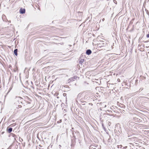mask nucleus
I'll use <instances>...</instances> for the list:
<instances>
[{
	"instance_id": "nucleus-32",
	"label": "nucleus",
	"mask_w": 149,
	"mask_h": 149,
	"mask_svg": "<svg viewBox=\"0 0 149 149\" xmlns=\"http://www.w3.org/2000/svg\"><path fill=\"white\" fill-rule=\"evenodd\" d=\"M104 19H102L103 21Z\"/></svg>"
},
{
	"instance_id": "nucleus-18",
	"label": "nucleus",
	"mask_w": 149,
	"mask_h": 149,
	"mask_svg": "<svg viewBox=\"0 0 149 149\" xmlns=\"http://www.w3.org/2000/svg\"><path fill=\"white\" fill-rule=\"evenodd\" d=\"M107 111L109 112L110 113V112H112V111L110 110H107Z\"/></svg>"
},
{
	"instance_id": "nucleus-3",
	"label": "nucleus",
	"mask_w": 149,
	"mask_h": 149,
	"mask_svg": "<svg viewBox=\"0 0 149 149\" xmlns=\"http://www.w3.org/2000/svg\"><path fill=\"white\" fill-rule=\"evenodd\" d=\"M19 13L22 14H23L25 13V8H21L19 10Z\"/></svg>"
},
{
	"instance_id": "nucleus-29",
	"label": "nucleus",
	"mask_w": 149,
	"mask_h": 149,
	"mask_svg": "<svg viewBox=\"0 0 149 149\" xmlns=\"http://www.w3.org/2000/svg\"><path fill=\"white\" fill-rule=\"evenodd\" d=\"M148 42V41H146L144 42Z\"/></svg>"
},
{
	"instance_id": "nucleus-15",
	"label": "nucleus",
	"mask_w": 149,
	"mask_h": 149,
	"mask_svg": "<svg viewBox=\"0 0 149 149\" xmlns=\"http://www.w3.org/2000/svg\"><path fill=\"white\" fill-rule=\"evenodd\" d=\"M61 120H60L58 121L57 123H61Z\"/></svg>"
},
{
	"instance_id": "nucleus-22",
	"label": "nucleus",
	"mask_w": 149,
	"mask_h": 149,
	"mask_svg": "<svg viewBox=\"0 0 149 149\" xmlns=\"http://www.w3.org/2000/svg\"><path fill=\"white\" fill-rule=\"evenodd\" d=\"M113 1H114V2L115 3H116V1L115 0H113Z\"/></svg>"
},
{
	"instance_id": "nucleus-19",
	"label": "nucleus",
	"mask_w": 149,
	"mask_h": 149,
	"mask_svg": "<svg viewBox=\"0 0 149 149\" xmlns=\"http://www.w3.org/2000/svg\"><path fill=\"white\" fill-rule=\"evenodd\" d=\"M146 37L148 38L149 37V34H148L147 35Z\"/></svg>"
},
{
	"instance_id": "nucleus-2",
	"label": "nucleus",
	"mask_w": 149,
	"mask_h": 149,
	"mask_svg": "<svg viewBox=\"0 0 149 149\" xmlns=\"http://www.w3.org/2000/svg\"><path fill=\"white\" fill-rule=\"evenodd\" d=\"M130 145H131L132 146H133L134 148H136V149H139V148L141 147V146H138V145H135L134 146L133 144L132 143H130Z\"/></svg>"
},
{
	"instance_id": "nucleus-23",
	"label": "nucleus",
	"mask_w": 149,
	"mask_h": 149,
	"mask_svg": "<svg viewBox=\"0 0 149 149\" xmlns=\"http://www.w3.org/2000/svg\"><path fill=\"white\" fill-rule=\"evenodd\" d=\"M106 45V44H105L104 43H103V44H102L103 45H102V46H105L104 45Z\"/></svg>"
},
{
	"instance_id": "nucleus-4",
	"label": "nucleus",
	"mask_w": 149,
	"mask_h": 149,
	"mask_svg": "<svg viewBox=\"0 0 149 149\" xmlns=\"http://www.w3.org/2000/svg\"><path fill=\"white\" fill-rule=\"evenodd\" d=\"M91 51L90 49H87L86 52V54L88 55L91 54Z\"/></svg>"
},
{
	"instance_id": "nucleus-24",
	"label": "nucleus",
	"mask_w": 149,
	"mask_h": 149,
	"mask_svg": "<svg viewBox=\"0 0 149 149\" xmlns=\"http://www.w3.org/2000/svg\"><path fill=\"white\" fill-rule=\"evenodd\" d=\"M80 101L82 102H83V103H84V102H85V101H83V102H82V101H81V100H80Z\"/></svg>"
},
{
	"instance_id": "nucleus-34",
	"label": "nucleus",
	"mask_w": 149,
	"mask_h": 149,
	"mask_svg": "<svg viewBox=\"0 0 149 149\" xmlns=\"http://www.w3.org/2000/svg\"><path fill=\"white\" fill-rule=\"evenodd\" d=\"M17 108H18V107H16V108H17Z\"/></svg>"
},
{
	"instance_id": "nucleus-9",
	"label": "nucleus",
	"mask_w": 149,
	"mask_h": 149,
	"mask_svg": "<svg viewBox=\"0 0 149 149\" xmlns=\"http://www.w3.org/2000/svg\"><path fill=\"white\" fill-rule=\"evenodd\" d=\"M75 79V77H72L70 79V81H74V79Z\"/></svg>"
},
{
	"instance_id": "nucleus-16",
	"label": "nucleus",
	"mask_w": 149,
	"mask_h": 149,
	"mask_svg": "<svg viewBox=\"0 0 149 149\" xmlns=\"http://www.w3.org/2000/svg\"><path fill=\"white\" fill-rule=\"evenodd\" d=\"M63 95L65 97L66 95V94L65 93H63Z\"/></svg>"
},
{
	"instance_id": "nucleus-11",
	"label": "nucleus",
	"mask_w": 149,
	"mask_h": 149,
	"mask_svg": "<svg viewBox=\"0 0 149 149\" xmlns=\"http://www.w3.org/2000/svg\"><path fill=\"white\" fill-rule=\"evenodd\" d=\"M117 147L118 148H121L122 147V145H118Z\"/></svg>"
},
{
	"instance_id": "nucleus-5",
	"label": "nucleus",
	"mask_w": 149,
	"mask_h": 149,
	"mask_svg": "<svg viewBox=\"0 0 149 149\" xmlns=\"http://www.w3.org/2000/svg\"><path fill=\"white\" fill-rule=\"evenodd\" d=\"M13 129L11 127H8L7 128V131L8 133H10L12 131Z\"/></svg>"
},
{
	"instance_id": "nucleus-8",
	"label": "nucleus",
	"mask_w": 149,
	"mask_h": 149,
	"mask_svg": "<svg viewBox=\"0 0 149 149\" xmlns=\"http://www.w3.org/2000/svg\"><path fill=\"white\" fill-rule=\"evenodd\" d=\"M95 146H91L89 147V149H96L95 148Z\"/></svg>"
},
{
	"instance_id": "nucleus-26",
	"label": "nucleus",
	"mask_w": 149,
	"mask_h": 149,
	"mask_svg": "<svg viewBox=\"0 0 149 149\" xmlns=\"http://www.w3.org/2000/svg\"><path fill=\"white\" fill-rule=\"evenodd\" d=\"M13 137H14V136H15V134H13Z\"/></svg>"
},
{
	"instance_id": "nucleus-35",
	"label": "nucleus",
	"mask_w": 149,
	"mask_h": 149,
	"mask_svg": "<svg viewBox=\"0 0 149 149\" xmlns=\"http://www.w3.org/2000/svg\"><path fill=\"white\" fill-rule=\"evenodd\" d=\"M38 9H39V10H40V8H38Z\"/></svg>"
},
{
	"instance_id": "nucleus-13",
	"label": "nucleus",
	"mask_w": 149,
	"mask_h": 149,
	"mask_svg": "<svg viewBox=\"0 0 149 149\" xmlns=\"http://www.w3.org/2000/svg\"><path fill=\"white\" fill-rule=\"evenodd\" d=\"M6 17L5 15H3L2 16V18L3 19L4 18H5Z\"/></svg>"
},
{
	"instance_id": "nucleus-20",
	"label": "nucleus",
	"mask_w": 149,
	"mask_h": 149,
	"mask_svg": "<svg viewBox=\"0 0 149 149\" xmlns=\"http://www.w3.org/2000/svg\"><path fill=\"white\" fill-rule=\"evenodd\" d=\"M27 103L28 104H30L31 103V102H29L27 101Z\"/></svg>"
},
{
	"instance_id": "nucleus-12",
	"label": "nucleus",
	"mask_w": 149,
	"mask_h": 149,
	"mask_svg": "<svg viewBox=\"0 0 149 149\" xmlns=\"http://www.w3.org/2000/svg\"><path fill=\"white\" fill-rule=\"evenodd\" d=\"M59 93L58 92H56L55 94V96H57L58 95Z\"/></svg>"
},
{
	"instance_id": "nucleus-7",
	"label": "nucleus",
	"mask_w": 149,
	"mask_h": 149,
	"mask_svg": "<svg viewBox=\"0 0 149 149\" xmlns=\"http://www.w3.org/2000/svg\"><path fill=\"white\" fill-rule=\"evenodd\" d=\"M84 59H81L79 61V63L81 64H82V63L84 62Z\"/></svg>"
},
{
	"instance_id": "nucleus-31",
	"label": "nucleus",
	"mask_w": 149,
	"mask_h": 149,
	"mask_svg": "<svg viewBox=\"0 0 149 149\" xmlns=\"http://www.w3.org/2000/svg\"><path fill=\"white\" fill-rule=\"evenodd\" d=\"M2 133V134H3V132H2V133Z\"/></svg>"
},
{
	"instance_id": "nucleus-17",
	"label": "nucleus",
	"mask_w": 149,
	"mask_h": 149,
	"mask_svg": "<svg viewBox=\"0 0 149 149\" xmlns=\"http://www.w3.org/2000/svg\"><path fill=\"white\" fill-rule=\"evenodd\" d=\"M102 127L103 128V129H105V127H104V124H103V123H102Z\"/></svg>"
},
{
	"instance_id": "nucleus-1",
	"label": "nucleus",
	"mask_w": 149,
	"mask_h": 149,
	"mask_svg": "<svg viewBox=\"0 0 149 149\" xmlns=\"http://www.w3.org/2000/svg\"><path fill=\"white\" fill-rule=\"evenodd\" d=\"M18 98H19V100L17 101L18 102L16 103V104H18V108H21L22 106L21 104H23L22 101L23 100L20 97H18Z\"/></svg>"
},
{
	"instance_id": "nucleus-28",
	"label": "nucleus",
	"mask_w": 149,
	"mask_h": 149,
	"mask_svg": "<svg viewBox=\"0 0 149 149\" xmlns=\"http://www.w3.org/2000/svg\"><path fill=\"white\" fill-rule=\"evenodd\" d=\"M146 98L148 100H149V98L147 97H146Z\"/></svg>"
},
{
	"instance_id": "nucleus-6",
	"label": "nucleus",
	"mask_w": 149,
	"mask_h": 149,
	"mask_svg": "<svg viewBox=\"0 0 149 149\" xmlns=\"http://www.w3.org/2000/svg\"><path fill=\"white\" fill-rule=\"evenodd\" d=\"M17 51H18L17 49H15L14 51V54L16 56H17L18 54Z\"/></svg>"
},
{
	"instance_id": "nucleus-10",
	"label": "nucleus",
	"mask_w": 149,
	"mask_h": 149,
	"mask_svg": "<svg viewBox=\"0 0 149 149\" xmlns=\"http://www.w3.org/2000/svg\"><path fill=\"white\" fill-rule=\"evenodd\" d=\"M81 95V94L79 93L78 95H77V100H79V97Z\"/></svg>"
},
{
	"instance_id": "nucleus-21",
	"label": "nucleus",
	"mask_w": 149,
	"mask_h": 149,
	"mask_svg": "<svg viewBox=\"0 0 149 149\" xmlns=\"http://www.w3.org/2000/svg\"><path fill=\"white\" fill-rule=\"evenodd\" d=\"M127 148V146H125V147H124L123 148V149H124V148H125V149H126V148Z\"/></svg>"
},
{
	"instance_id": "nucleus-36",
	"label": "nucleus",
	"mask_w": 149,
	"mask_h": 149,
	"mask_svg": "<svg viewBox=\"0 0 149 149\" xmlns=\"http://www.w3.org/2000/svg\"><path fill=\"white\" fill-rule=\"evenodd\" d=\"M57 98H58L59 97H57Z\"/></svg>"
},
{
	"instance_id": "nucleus-30",
	"label": "nucleus",
	"mask_w": 149,
	"mask_h": 149,
	"mask_svg": "<svg viewBox=\"0 0 149 149\" xmlns=\"http://www.w3.org/2000/svg\"><path fill=\"white\" fill-rule=\"evenodd\" d=\"M118 80H120V79H118Z\"/></svg>"
},
{
	"instance_id": "nucleus-25",
	"label": "nucleus",
	"mask_w": 149,
	"mask_h": 149,
	"mask_svg": "<svg viewBox=\"0 0 149 149\" xmlns=\"http://www.w3.org/2000/svg\"><path fill=\"white\" fill-rule=\"evenodd\" d=\"M83 56H84V57H85V55H82V57H83Z\"/></svg>"
},
{
	"instance_id": "nucleus-33",
	"label": "nucleus",
	"mask_w": 149,
	"mask_h": 149,
	"mask_svg": "<svg viewBox=\"0 0 149 149\" xmlns=\"http://www.w3.org/2000/svg\"><path fill=\"white\" fill-rule=\"evenodd\" d=\"M59 146L61 147V146L60 145H59Z\"/></svg>"
},
{
	"instance_id": "nucleus-27",
	"label": "nucleus",
	"mask_w": 149,
	"mask_h": 149,
	"mask_svg": "<svg viewBox=\"0 0 149 149\" xmlns=\"http://www.w3.org/2000/svg\"><path fill=\"white\" fill-rule=\"evenodd\" d=\"M69 46H70V47H71V46H72V45H69Z\"/></svg>"
},
{
	"instance_id": "nucleus-14",
	"label": "nucleus",
	"mask_w": 149,
	"mask_h": 149,
	"mask_svg": "<svg viewBox=\"0 0 149 149\" xmlns=\"http://www.w3.org/2000/svg\"><path fill=\"white\" fill-rule=\"evenodd\" d=\"M130 146L131 148H130V149H134V147L133 146H131V145H130Z\"/></svg>"
}]
</instances>
